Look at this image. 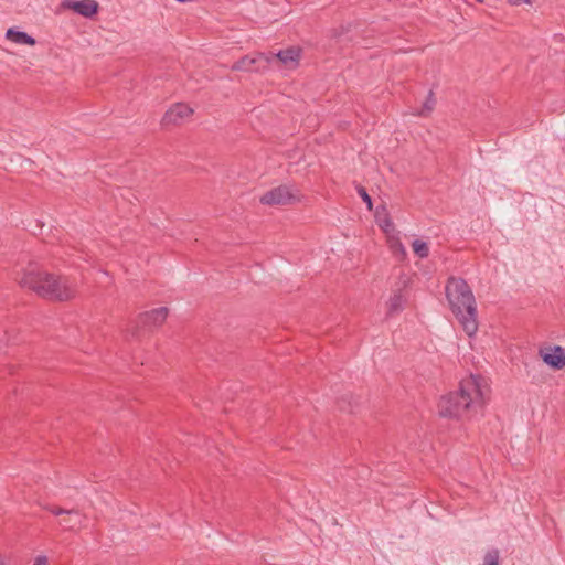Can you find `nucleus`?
<instances>
[{
	"label": "nucleus",
	"instance_id": "412c9836",
	"mask_svg": "<svg viewBox=\"0 0 565 565\" xmlns=\"http://www.w3.org/2000/svg\"><path fill=\"white\" fill-rule=\"evenodd\" d=\"M33 565H47V557L44 555L38 556Z\"/></svg>",
	"mask_w": 565,
	"mask_h": 565
},
{
	"label": "nucleus",
	"instance_id": "dca6fc26",
	"mask_svg": "<svg viewBox=\"0 0 565 565\" xmlns=\"http://www.w3.org/2000/svg\"><path fill=\"white\" fill-rule=\"evenodd\" d=\"M412 246H413L414 253L419 258H427L428 257V255H429V247H428L427 243H425L423 241H419V239H415L413 242Z\"/></svg>",
	"mask_w": 565,
	"mask_h": 565
},
{
	"label": "nucleus",
	"instance_id": "f8f14e48",
	"mask_svg": "<svg viewBox=\"0 0 565 565\" xmlns=\"http://www.w3.org/2000/svg\"><path fill=\"white\" fill-rule=\"evenodd\" d=\"M374 216L376 224L384 233L388 234L395 230L385 204H381L376 207Z\"/></svg>",
	"mask_w": 565,
	"mask_h": 565
},
{
	"label": "nucleus",
	"instance_id": "9d476101",
	"mask_svg": "<svg viewBox=\"0 0 565 565\" xmlns=\"http://www.w3.org/2000/svg\"><path fill=\"white\" fill-rule=\"evenodd\" d=\"M540 355L543 362L553 370H562L565 367V349L561 345H555L546 352L540 350Z\"/></svg>",
	"mask_w": 565,
	"mask_h": 565
},
{
	"label": "nucleus",
	"instance_id": "a211bd4d",
	"mask_svg": "<svg viewBox=\"0 0 565 565\" xmlns=\"http://www.w3.org/2000/svg\"><path fill=\"white\" fill-rule=\"evenodd\" d=\"M500 555L498 550H491L484 555V565H501L499 562Z\"/></svg>",
	"mask_w": 565,
	"mask_h": 565
},
{
	"label": "nucleus",
	"instance_id": "7ed1b4c3",
	"mask_svg": "<svg viewBox=\"0 0 565 565\" xmlns=\"http://www.w3.org/2000/svg\"><path fill=\"white\" fill-rule=\"evenodd\" d=\"M449 308L468 337L478 331V312L473 292L460 277L450 276L445 287Z\"/></svg>",
	"mask_w": 565,
	"mask_h": 565
},
{
	"label": "nucleus",
	"instance_id": "ddd939ff",
	"mask_svg": "<svg viewBox=\"0 0 565 565\" xmlns=\"http://www.w3.org/2000/svg\"><path fill=\"white\" fill-rule=\"evenodd\" d=\"M407 302V296L403 289L394 291L387 301V315L394 316L404 309Z\"/></svg>",
	"mask_w": 565,
	"mask_h": 565
},
{
	"label": "nucleus",
	"instance_id": "f3484780",
	"mask_svg": "<svg viewBox=\"0 0 565 565\" xmlns=\"http://www.w3.org/2000/svg\"><path fill=\"white\" fill-rule=\"evenodd\" d=\"M355 189H356L358 194L361 196L363 202L366 204L367 210L371 211L373 209V203H372V199H371L370 194L367 193L366 189L364 186H362L361 184H358L355 186Z\"/></svg>",
	"mask_w": 565,
	"mask_h": 565
},
{
	"label": "nucleus",
	"instance_id": "5701e85b",
	"mask_svg": "<svg viewBox=\"0 0 565 565\" xmlns=\"http://www.w3.org/2000/svg\"><path fill=\"white\" fill-rule=\"evenodd\" d=\"M0 565H4V562L2 559H0Z\"/></svg>",
	"mask_w": 565,
	"mask_h": 565
},
{
	"label": "nucleus",
	"instance_id": "1a4fd4ad",
	"mask_svg": "<svg viewBox=\"0 0 565 565\" xmlns=\"http://www.w3.org/2000/svg\"><path fill=\"white\" fill-rule=\"evenodd\" d=\"M62 6L85 18H92L98 12V3L95 0H65Z\"/></svg>",
	"mask_w": 565,
	"mask_h": 565
},
{
	"label": "nucleus",
	"instance_id": "9b49d317",
	"mask_svg": "<svg viewBox=\"0 0 565 565\" xmlns=\"http://www.w3.org/2000/svg\"><path fill=\"white\" fill-rule=\"evenodd\" d=\"M302 50L299 46H290L285 50H280L274 55V61L277 58L281 64L290 70H295L299 66Z\"/></svg>",
	"mask_w": 565,
	"mask_h": 565
},
{
	"label": "nucleus",
	"instance_id": "4be33fe9",
	"mask_svg": "<svg viewBox=\"0 0 565 565\" xmlns=\"http://www.w3.org/2000/svg\"><path fill=\"white\" fill-rule=\"evenodd\" d=\"M511 6H520L522 2L531 3V0H508Z\"/></svg>",
	"mask_w": 565,
	"mask_h": 565
},
{
	"label": "nucleus",
	"instance_id": "aec40b11",
	"mask_svg": "<svg viewBox=\"0 0 565 565\" xmlns=\"http://www.w3.org/2000/svg\"><path fill=\"white\" fill-rule=\"evenodd\" d=\"M390 242H391L392 249H394L396 252H401L403 255H405V248L398 238L390 239Z\"/></svg>",
	"mask_w": 565,
	"mask_h": 565
},
{
	"label": "nucleus",
	"instance_id": "2eb2a0df",
	"mask_svg": "<svg viewBox=\"0 0 565 565\" xmlns=\"http://www.w3.org/2000/svg\"><path fill=\"white\" fill-rule=\"evenodd\" d=\"M437 104V99L433 89H430L426 96L425 102L422 105V108L414 113L415 116L427 118L435 110Z\"/></svg>",
	"mask_w": 565,
	"mask_h": 565
},
{
	"label": "nucleus",
	"instance_id": "f257e3e1",
	"mask_svg": "<svg viewBox=\"0 0 565 565\" xmlns=\"http://www.w3.org/2000/svg\"><path fill=\"white\" fill-rule=\"evenodd\" d=\"M490 387L481 375L462 379L456 391L441 396L438 414L450 419H469L475 416L489 398Z\"/></svg>",
	"mask_w": 565,
	"mask_h": 565
},
{
	"label": "nucleus",
	"instance_id": "20e7f679",
	"mask_svg": "<svg viewBox=\"0 0 565 565\" xmlns=\"http://www.w3.org/2000/svg\"><path fill=\"white\" fill-rule=\"evenodd\" d=\"M274 62V55L265 53H254L242 56L232 66V71L265 73Z\"/></svg>",
	"mask_w": 565,
	"mask_h": 565
},
{
	"label": "nucleus",
	"instance_id": "f03ea898",
	"mask_svg": "<svg viewBox=\"0 0 565 565\" xmlns=\"http://www.w3.org/2000/svg\"><path fill=\"white\" fill-rule=\"evenodd\" d=\"M19 285L41 298L54 301H68L77 295V285L74 279L45 271L33 264L23 270Z\"/></svg>",
	"mask_w": 565,
	"mask_h": 565
},
{
	"label": "nucleus",
	"instance_id": "0eeeda50",
	"mask_svg": "<svg viewBox=\"0 0 565 565\" xmlns=\"http://www.w3.org/2000/svg\"><path fill=\"white\" fill-rule=\"evenodd\" d=\"M194 110L185 103H175L163 115L161 125L163 127L179 126L184 119L191 117Z\"/></svg>",
	"mask_w": 565,
	"mask_h": 565
},
{
	"label": "nucleus",
	"instance_id": "6ab92c4d",
	"mask_svg": "<svg viewBox=\"0 0 565 565\" xmlns=\"http://www.w3.org/2000/svg\"><path fill=\"white\" fill-rule=\"evenodd\" d=\"M351 395L342 396L338 401V406L343 412H352L351 402H350Z\"/></svg>",
	"mask_w": 565,
	"mask_h": 565
},
{
	"label": "nucleus",
	"instance_id": "4468645a",
	"mask_svg": "<svg viewBox=\"0 0 565 565\" xmlns=\"http://www.w3.org/2000/svg\"><path fill=\"white\" fill-rule=\"evenodd\" d=\"M6 38L14 43L18 44H25L33 46L35 45L36 41L33 36L29 35L28 33L23 31H18L13 28H10L6 32Z\"/></svg>",
	"mask_w": 565,
	"mask_h": 565
},
{
	"label": "nucleus",
	"instance_id": "423d86ee",
	"mask_svg": "<svg viewBox=\"0 0 565 565\" xmlns=\"http://www.w3.org/2000/svg\"><path fill=\"white\" fill-rule=\"evenodd\" d=\"M44 509L54 515L63 516L60 520V525L63 526L65 531H73L81 526L83 520L85 519V515L81 514V512L76 509L66 510L56 505H46Z\"/></svg>",
	"mask_w": 565,
	"mask_h": 565
},
{
	"label": "nucleus",
	"instance_id": "39448f33",
	"mask_svg": "<svg viewBox=\"0 0 565 565\" xmlns=\"http://www.w3.org/2000/svg\"><path fill=\"white\" fill-rule=\"evenodd\" d=\"M300 193L288 185H279L265 192L259 201L264 205H290L300 202Z\"/></svg>",
	"mask_w": 565,
	"mask_h": 565
},
{
	"label": "nucleus",
	"instance_id": "6e6552de",
	"mask_svg": "<svg viewBox=\"0 0 565 565\" xmlns=\"http://www.w3.org/2000/svg\"><path fill=\"white\" fill-rule=\"evenodd\" d=\"M169 313L167 307H159L145 311L138 316V326L142 328L160 327L166 321Z\"/></svg>",
	"mask_w": 565,
	"mask_h": 565
}]
</instances>
